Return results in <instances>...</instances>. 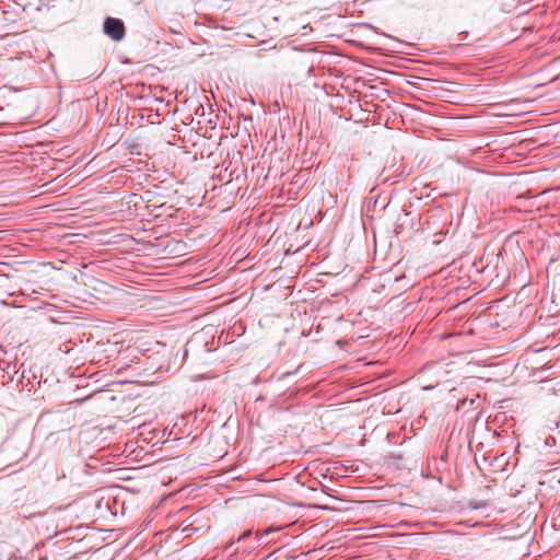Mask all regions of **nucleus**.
Listing matches in <instances>:
<instances>
[{"label": "nucleus", "mask_w": 560, "mask_h": 560, "mask_svg": "<svg viewBox=\"0 0 560 560\" xmlns=\"http://www.w3.org/2000/svg\"><path fill=\"white\" fill-rule=\"evenodd\" d=\"M104 33L115 42H119L125 37L126 30L124 22L116 18H106L103 24Z\"/></svg>", "instance_id": "f257e3e1"}, {"label": "nucleus", "mask_w": 560, "mask_h": 560, "mask_svg": "<svg viewBox=\"0 0 560 560\" xmlns=\"http://www.w3.org/2000/svg\"><path fill=\"white\" fill-rule=\"evenodd\" d=\"M249 534H250V532H245V533L240 537V539L247 537Z\"/></svg>", "instance_id": "f03ea898"}]
</instances>
